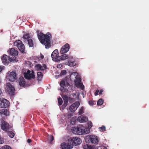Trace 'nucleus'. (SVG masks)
Here are the masks:
<instances>
[{
	"label": "nucleus",
	"mask_w": 149,
	"mask_h": 149,
	"mask_svg": "<svg viewBox=\"0 0 149 149\" xmlns=\"http://www.w3.org/2000/svg\"><path fill=\"white\" fill-rule=\"evenodd\" d=\"M38 36L40 42L45 45L46 49H49L52 46L51 41V35L48 33L47 34H43L42 33H40L38 34Z\"/></svg>",
	"instance_id": "f257e3e1"
},
{
	"label": "nucleus",
	"mask_w": 149,
	"mask_h": 149,
	"mask_svg": "<svg viewBox=\"0 0 149 149\" xmlns=\"http://www.w3.org/2000/svg\"><path fill=\"white\" fill-rule=\"evenodd\" d=\"M70 79L74 81L75 85L76 87L80 88L82 90L84 89V86L81 82L80 77L77 72H74L72 73L70 76Z\"/></svg>",
	"instance_id": "f03ea898"
},
{
	"label": "nucleus",
	"mask_w": 149,
	"mask_h": 149,
	"mask_svg": "<svg viewBox=\"0 0 149 149\" xmlns=\"http://www.w3.org/2000/svg\"><path fill=\"white\" fill-rule=\"evenodd\" d=\"M85 140L87 143H91L94 144H97L99 141L97 137L95 135H88L86 136Z\"/></svg>",
	"instance_id": "7ed1b4c3"
},
{
	"label": "nucleus",
	"mask_w": 149,
	"mask_h": 149,
	"mask_svg": "<svg viewBox=\"0 0 149 149\" xmlns=\"http://www.w3.org/2000/svg\"><path fill=\"white\" fill-rule=\"evenodd\" d=\"M1 60L3 63L5 65H7L9 61L15 62L17 61L18 60L15 57H8L6 55H3L1 58Z\"/></svg>",
	"instance_id": "20e7f679"
},
{
	"label": "nucleus",
	"mask_w": 149,
	"mask_h": 149,
	"mask_svg": "<svg viewBox=\"0 0 149 149\" xmlns=\"http://www.w3.org/2000/svg\"><path fill=\"white\" fill-rule=\"evenodd\" d=\"M60 86H61L60 91L63 92L65 91L66 90H67V89L70 87L67 80L66 79L61 82Z\"/></svg>",
	"instance_id": "39448f33"
},
{
	"label": "nucleus",
	"mask_w": 149,
	"mask_h": 149,
	"mask_svg": "<svg viewBox=\"0 0 149 149\" xmlns=\"http://www.w3.org/2000/svg\"><path fill=\"white\" fill-rule=\"evenodd\" d=\"M6 79L9 81L14 82L17 79L16 74L14 71L8 72L6 74Z\"/></svg>",
	"instance_id": "423d86ee"
},
{
	"label": "nucleus",
	"mask_w": 149,
	"mask_h": 149,
	"mask_svg": "<svg viewBox=\"0 0 149 149\" xmlns=\"http://www.w3.org/2000/svg\"><path fill=\"white\" fill-rule=\"evenodd\" d=\"M13 45H14L17 46L19 50L22 53L24 52V46L21 41L18 40L17 41H15L14 42Z\"/></svg>",
	"instance_id": "0eeeda50"
},
{
	"label": "nucleus",
	"mask_w": 149,
	"mask_h": 149,
	"mask_svg": "<svg viewBox=\"0 0 149 149\" xmlns=\"http://www.w3.org/2000/svg\"><path fill=\"white\" fill-rule=\"evenodd\" d=\"M25 78L27 79H34L35 77L34 73L33 70H28L24 73Z\"/></svg>",
	"instance_id": "6e6552de"
},
{
	"label": "nucleus",
	"mask_w": 149,
	"mask_h": 149,
	"mask_svg": "<svg viewBox=\"0 0 149 149\" xmlns=\"http://www.w3.org/2000/svg\"><path fill=\"white\" fill-rule=\"evenodd\" d=\"M83 126H79V127H73L72 128V132L74 134L77 135H82Z\"/></svg>",
	"instance_id": "1a4fd4ad"
},
{
	"label": "nucleus",
	"mask_w": 149,
	"mask_h": 149,
	"mask_svg": "<svg viewBox=\"0 0 149 149\" xmlns=\"http://www.w3.org/2000/svg\"><path fill=\"white\" fill-rule=\"evenodd\" d=\"M51 57L52 60L56 62L60 61V56L58 55V52L57 49L55 50L52 53Z\"/></svg>",
	"instance_id": "9d476101"
},
{
	"label": "nucleus",
	"mask_w": 149,
	"mask_h": 149,
	"mask_svg": "<svg viewBox=\"0 0 149 149\" xmlns=\"http://www.w3.org/2000/svg\"><path fill=\"white\" fill-rule=\"evenodd\" d=\"M6 91L10 95H13L15 90L14 87L9 83H6Z\"/></svg>",
	"instance_id": "9b49d317"
},
{
	"label": "nucleus",
	"mask_w": 149,
	"mask_h": 149,
	"mask_svg": "<svg viewBox=\"0 0 149 149\" xmlns=\"http://www.w3.org/2000/svg\"><path fill=\"white\" fill-rule=\"evenodd\" d=\"M68 141L72 142V146H76L79 145L81 142V141L80 139L77 137L70 138L69 139Z\"/></svg>",
	"instance_id": "f8f14e48"
},
{
	"label": "nucleus",
	"mask_w": 149,
	"mask_h": 149,
	"mask_svg": "<svg viewBox=\"0 0 149 149\" xmlns=\"http://www.w3.org/2000/svg\"><path fill=\"white\" fill-rule=\"evenodd\" d=\"M24 39L27 41L29 46L31 47L33 45V42L31 39L30 38L29 34H26L23 36Z\"/></svg>",
	"instance_id": "ddd939ff"
},
{
	"label": "nucleus",
	"mask_w": 149,
	"mask_h": 149,
	"mask_svg": "<svg viewBox=\"0 0 149 149\" xmlns=\"http://www.w3.org/2000/svg\"><path fill=\"white\" fill-rule=\"evenodd\" d=\"M9 106V102L6 99H0V107L1 108H6Z\"/></svg>",
	"instance_id": "4468645a"
},
{
	"label": "nucleus",
	"mask_w": 149,
	"mask_h": 149,
	"mask_svg": "<svg viewBox=\"0 0 149 149\" xmlns=\"http://www.w3.org/2000/svg\"><path fill=\"white\" fill-rule=\"evenodd\" d=\"M80 104L79 102H76L72 104L70 108V110L72 112L75 111L79 107Z\"/></svg>",
	"instance_id": "2eb2a0df"
},
{
	"label": "nucleus",
	"mask_w": 149,
	"mask_h": 149,
	"mask_svg": "<svg viewBox=\"0 0 149 149\" xmlns=\"http://www.w3.org/2000/svg\"><path fill=\"white\" fill-rule=\"evenodd\" d=\"M70 49L69 45L68 44H66L62 47L60 53L61 54H64L66 53Z\"/></svg>",
	"instance_id": "dca6fc26"
},
{
	"label": "nucleus",
	"mask_w": 149,
	"mask_h": 149,
	"mask_svg": "<svg viewBox=\"0 0 149 149\" xmlns=\"http://www.w3.org/2000/svg\"><path fill=\"white\" fill-rule=\"evenodd\" d=\"M8 52L11 55V56L10 57H14L15 58H16V56H17L18 54V51L13 48H11L8 51Z\"/></svg>",
	"instance_id": "f3484780"
},
{
	"label": "nucleus",
	"mask_w": 149,
	"mask_h": 149,
	"mask_svg": "<svg viewBox=\"0 0 149 149\" xmlns=\"http://www.w3.org/2000/svg\"><path fill=\"white\" fill-rule=\"evenodd\" d=\"M1 129L4 131H7L8 129V124L4 120H1Z\"/></svg>",
	"instance_id": "a211bd4d"
},
{
	"label": "nucleus",
	"mask_w": 149,
	"mask_h": 149,
	"mask_svg": "<svg viewBox=\"0 0 149 149\" xmlns=\"http://www.w3.org/2000/svg\"><path fill=\"white\" fill-rule=\"evenodd\" d=\"M35 68L37 70H43L46 69V65L45 64L42 65L37 64L35 66Z\"/></svg>",
	"instance_id": "6ab92c4d"
},
{
	"label": "nucleus",
	"mask_w": 149,
	"mask_h": 149,
	"mask_svg": "<svg viewBox=\"0 0 149 149\" xmlns=\"http://www.w3.org/2000/svg\"><path fill=\"white\" fill-rule=\"evenodd\" d=\"M88 120L87 117L83 116L79 117L77 118V120L81 123H83L86 122Z\"/></svg>",
	"instance_id": "aec40b11"
},
{
	"label": "nucleus",
	"mask_w": 149,
	"mask_h": 149,
	"mask_svg": "<svg viewBox=\"0 0 149 149\" xmlns=\"http://www.w3.org/2000/svg\"><path fill=\"white\" fill-rule=\"evenodd\" d=\"M61 146L62 149H71L73 148L72 145L67 144L65 143H62Z\"/></svg>",
	"instance_id": "412c9836"
},
{
	"label": "nucleus",
	"mask_w": 149,
	"mask_h": 149,
	"mask_svg": "<svg viewBox=\"0 0 149 149\" xmlns=\"http://www.w3.org/2000/svg\"><path fill=\"white\" fill-rule=\"evenodd\" d=\"M19 85L22 87H24L25 84V81L24 79L22 77H20L19 80Z\"/></svg>",
	"instance_id": "4be33fe9"
},
{
	"label": "nucleus",
	"mask_w": 149,
	"mask_h": 149,
	"mask_svg": "<svg viewBox=\"0 0 149 149\" xmlns=\"http://www.w3.org/2000/svg\"><path fill=\"white\" fill-rule=\"evenodd\" d=\"M63 99L64 100V103L63 105V108H65L66 106L67 105V103L68 102V97L65 95H63L62 97Z\"/></svg>",
	"instance_id": "5701e85b"
},
{
	"label": "nucleus",
	"mask_w": 149,
	"mask_h": 149,
	"mask_svg": "<svg viewBox=\"0 0 149 149\" xmlns=\"http://www.w3.org/2000/svg\"><path fill=\"white\" fill-rule=\"evenodd\" d=\"M71 56H69L66 54H64L61 55L60 56V61L61 60H64L68 59V58H71Z\"/></svg>",
	"instance_id": "b1692460"
},
{
	"label": "nucleus",
	"mask_w": 149,
	"mask_h": 149,
	"mask_svg": "<svg viewBox=\"0 0 149 149\" xmlns=\"http://www.w3.org/2000/svg\"><path fill=\"white\" fill-rule=\"evenodd\" d=\"M82 134L89 133L90 132V129L88 128L85 127L83 126Z\"/></svg>",
	"instance_id": "393cba45"
},
{
	"label": "nucleus",
	"mask_w": 149,
	"mask_h": 149,
	"mask_svg": "<svg viewBox=\"0 0 149 149\" xmlns=\"http://www.w3.org/2000/svg\"><path fill=\"white\" fill-rule=\"evenodd\" d=\"M84 149H95V147L94 146H92L88 144H86L83 146Z\"/></svg>",
	"instance_id": "a878e982"
},
{
	"label": "nucleus",
	"mask_w": 149,
	"mask_h": 149,
	"mask_svg": "<svg viewBox=\"0 0 149 149\" xmlns=\"http://www.w3.org/2000/svg\"><path fill=\"white\" fill-rule=\"evenodd\" d=\"M1 113L2 114L6 116L9 115V112L6 109H3L1 111Z\"/></svg>",
	"instance_id": "bb28decb"
},
{
	"label": "nucleus",
	"mask_w": 149,
	"mask_h": 149,
	"mask_svg": "<svg viewBox=\"0 0 149 149\" xmlns=\"http://www.w3.org/2000/svg\"><path fill=\"white\" fill-rule=\"evenodd\" d=\"M37 75L38 76V79L39 81H40L42 79L43 77L42 73L40 72H37Z\"/></svg>",
	"instance_id": "cd10ccee"
},
{
	"label": "nucleus",
	"mask_w": 149,
	"mask_h": 149,
	"mask_svg": "<svg viewBox=\"0 0 149 149\" xmlns=\"http://www.w3.org/2000/svg\"><path fill=\"white\" fill-rule=\"evenodd\" d=\"M76 120V117L72 118L70 120V123L72 125L74 124Z\"/></svg>",
	"instance_id": "c85d7f7f"
},
{
	"label": "nucleus",
	"mask_w": 149,
	"mask_h": 149,
	"mask_svg": "<svg viewBox=\"0 0 149 149\" xmlns=\"http://www.w3.org/2000/svg\"><path fill=\"white\" fill-rule=\"evenodd\" d=\"M48 139L49 141L51 142L54 140V137L51 135H48Z\"/></svg>",
	"instance_id": "c756f323"
},
{
	"label": "nucleus",
	"mask_w": 149,
	"mask_h": 149,
	"mask_svg": "<svg viewBox=\"0 0 149 149\" xmlns=\"http://www.w3.org/2000/svg\"><path fill=\"white\" fill-rule=\"evenodd\" d=\"M103 101L102 99H100L97 101V104L99 105H101L103 104Z\"/></svg>",
	"instance_id": "7c9ffc66"
},
{
	"label": "nucleus",
	"mask_w": 149,
	"mask_h": 149,
	"mask_svg": "<svg viewBox=\"0 0 149 149\" xmlns=\"http://www.w3.org/2000/svg\"><path fill=\"white\" fill-rule=\"evenodd\" d=\"M84 108L83 107H81L79 109L78 112L79 115H81L84 113Z\"/></svg>",
	"instance_id": "2f4dec72"
},
{
	"label": "nucleus",
	"mask_w": 149,
	"mask_h": 149,
	"mask_svg": "<svg viewBox=\"0 0 149 149\" xmlns=\"http://www.w3.org/2000/svg\"><path fill=\"white\" fill-rule=\"evenodd\" d=\"M8 135L11 138H13L14 136V134L12 132H8Z\"/></svg>",
	"instance_id": "473e14b6"
},
{
	"label": "nucleus",
	"mask_w": 149,
	"mask_h": 149,
	"mask_svg": "<svg viewBox=\"0 0 149 149\" xmlns=\"http://www.w3.org/2000/svg\"><path fill=\"white\" fill-rule=\"evenodd\" d=\"M76 65V63L74 62L69 63L68 65L70 67H74Z\"/></svg>",
	"instance_id": "72a5a7b5"
},
{
	"label": "nucleus",
	"mask_w": 149,
	"mask_h": 149,
	"mask_svg": "<svg viewBox=\"0 0 149 149\" xmlns=\"http://www.w3.org/2000/svg\"><path fill=\"white\" fill-rule=\"evenodd\" d=\"M0 149H11V147L8 146L6 145L1 148Z\"/></svg>",
	"instance_id": "f704fd0d"
},
{
	"label": "nucleus",
	"mask_w": 149,
	"mask_h": 149,
	"mask_svg": "<svg viewBox=\"0 0 149 149\" xmlns=\"http://www.w3.org/2000/svg\"><path fill=\"white\" fill-rule=\"evenodd\" d=\"M87 125L88 126V128L90 129L93 126L92 123L90 121H89L88 122Z\"/></svg>",
	"instance_id": "c9c22d12"
},
{
	"label": "nucleus",
	"mask_w": 149,
	"mask_h": 149,
	"mask_svg": "<svg viewBox=\"0 0 149 149\" xmlns=\"http://www.w3.org/2000/svg\"><path fill=\"white\" fill-rule=\"evenodd\" d=\"M58 103L60 105H61L63 103V101L61 98H59L58 99Z\"/></svg>",
	"instance_id": "e433bc0d"
},
{
	"label": "nucleus",
	"mask_w": 149,
	"mask_h": 149,
	"mask_svg": "<svg viewBox=\"0 0 149 149\" xmlns=\"http://www.w3.org/2000/svg\"><path fill=\"white\" fill-rule=\"evenodd\" d=\"M100 130V131H104L105 130V127L104 126H102L101 127L99 128Z\"/></svg>",
	"instance_id": "4c0bfd02"
},
{
	"label": "nucleus",
	"mask_w": 149,
	"mask_h": 149,
	"mask_svg": "<svg viewBox=\"0 0 149 149\" xmlns=\"http://www.w3.org/2000/svg\"><path fill=\"white\" fill-rule=\"evenodd\" d=\"M97 149H107V148L106 147L103 146H102L98 147Z\"/></svg>",
	"instance_id": "58836bf2"
},
{
	"label": "nucleus",
	"mask_w": 149,
	"mask_h": 149,
	"mask_svg": "<svg viewBox=\"0 0 149 149\" xmlns=\"http://www.w3.org/2000/svg\"><path fill=\"white\" fill-rule=\"evenodd\" d=\"M63 67V65L62 64L60 63L58 64L57 65V67L58 68H61Z\"/></svg>",
	"instance_id": "ea45409f"
},
{
	"label": "nucleus",
	"mask_w": 149,
	"mask_h": 149,
	"mask_svg": "<svg viewBox=\"0 0 149 149\" xmlns=\"http://www.w3.org/2000/svg\"><path fill=\"white\" fill-rule=\"evenodd\" d=\"M66 74V71L65 70H63L62 71L60 75H64L65 74Z\"/></svg>",
	"instance_id": "a19ab883"
},
{
	"label": "nucleus",
	"mask_w": 149,
	"mask_h": 149,
	"mask_svg": "<svg viewBox=\"0 0 149 149\" xmlns=\"http://www.w3.org/2000/svg\"><path fill=\"white\" fill-rule=\"evenodd\" d=\"M4 143V141L3 139L0 136V143L2 144Z\"/></svg>",
	"instance_id": "79ce46f5"
},
{
	"label": "nucleus",
	"mask_w": 149,
	"mask_h": 149,
	"mask_svg": "<svg viewBox=\"0 0 149 149\" xmlns=\"http://www.w3.org/2000/svg\"><path fill=\"white\" fill-rule=\"evenodd\" d=\"M4 68V67L3 66H0V72L3 70Z\"/></svg>",
	"instance_id": "37998d69"
},
{
	"label": "nucleus",
	"mask_w": 149,
	"mask_h": 149,
	"mask_svg": "<svg viewBox=\"0 0 149 149\" xmlns=\"http://www.w3.org/2000/svg\"><path fill=\"white\" fill-rule=\"evenodd\" d=\"M88 103L91 106H92L93 104V101H89L88 102Z\"/></svg>",
	"instance_id": "c03bdc74"
},
{
	"label": "nucleus",
	"mask_w": 149,
	"mask_h": 149,
	"mask_svg": "<svg viewBox=\"0 0 149 149\" xmlns=\"http://www.w3.org/2000/svg\"><path fill=\"white\" fill-rule=\"evenodd\" d=\"M99 92V91L98 90H97L96 91L95 93V95L97 96L98 95V93Z\"/></svg>",
	"instance_id": "a18cd8bd"
},
{
	"label": "nucleus",
	"mask_w": 149,
	"mask_h": 149,
	"mask_svg": "<svg viewBox=\"0 0 149 149\" xmlns=\"http://www.w3.org/2000/svg\"><path fill=\"white\" fill-rule=\"evenodd\" d=\"M2 114L1 112H0V120H1L2 118Z\"/></svg>",
	"instance_id": "49530a36"
},
{
	"label": "nucleus",
	"mask_w": 149,
	"mask_h": 149,
	"mask_svg": "<svg viewBox=\"0 0 149 149\" xmlns=\"http://www.w3.org/2000/svg\"><path fill=\"white\" fill-rule=\"evenodd\" d=\"M40 59H43L44 58V56L43 55L41 54L40 56Z\"/></svg>",
	"instance_id": "de8ad7c7"
},
{
	"label": "nucleus",
	"mask_w": 149,
	"mask_h": 149,
	"mask_svg": "<svg viewBox=\"0 0 149 149\" xmlns=\"http://www.w3.org/2000/svg\"><path fill=\"white\" fill-rule=\"evenodd\" d=\"M103 90H101L99 92V94H101L102 93V92H103Z\"/></svg>",
	"instance_id": "09e8293b"
},
{
	"label": "nucleus",
	"mask_w": 149,
	"mask_h": 149,
	"mask_svg": "<svg viewBox=\"0 0 149 149\" xmlns=\"http://www.w3.org/2000/svg\"><path fill=\"white\" fill-rule=\"evenodd\" d=\"M31 142V140L30 139H28L27 140V142L29 143H30Z\"/></svg>",
	"instance_id": "8fccbe9b"
},
{
	"label": "nucleus",
	"mask_w": 149,
	"mask_h": 149,
	"mask_svg": "<svg viewBox=\"0 0 149 149\" xmlns=\"http://www.w3.org/2000/svg\"><path fill=\"white\" fill-rule=\"evenodd\" d=\"M2 93V91L1 90V88H0V95H1V94Z\"/></svg>",
	"instance_id": "3c124183"
},
{
	"label": "nucleus",
	"mask_w": 149,
	"mask_h": 149,
	"mask_svg": "<svg viewBox=\"0 0 149 149\" xmlns=\"http://www.w3.org/2000/svg\"><path fill=\"white\" fill-rule=\"evenodd\" d=\"M71 114H70V116H68V118H70V117H71Z\"/></svg>",
	"instance_id": "603ef678"
}]
</instances>
